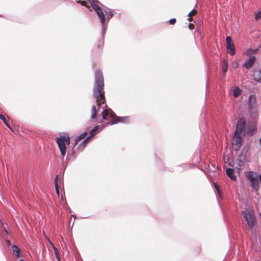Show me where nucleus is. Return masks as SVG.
Listing matches in <instances>:
<instances>
[{"label":"nucleus","instance_id":"obj_18","mask_svg":"<svg viewBox=\"0 0 261 261\" xmlns=\"http://www.w3.org/2000/svg\"><path fill=\"white\" fill-rule=\"evenodd\" d=\"M0 119L2 120L4 123L9 128L10 130H13V129L11 127L10 123L8 122L6 118L3 115L0 114Z\"/></svg>","mask_w":261,"mask_h":261},{"label":"nucleus","instance_id":"obj_22","mask_svg":"<svg viewBox=\"0 0 261 261\" xmlns=\"http://www.w3.org/2000/svg\"><path fill=\"white\" fill-rule=\"evenodd\" d=\"M241 91L239 87H236L233 92V95L234 97H238L240 95H241Z\"/></svg>","mask_w":261,"mask_h":261},{"label":"nucleus","instance_id":"obj_3","mask_svg":"<svg viewBox=\"0 0 261 261\" xmlns=\"http://www.w3.org/2000/svg\"><path fill=\"white\" fill-rule=\"evenodd\" d=\"M56 142L58 144L62 156L65 155L66 153V145L70 144V138L68 136L64 135L56 138Z\"/></svg>","mask_w":261,"mask_h":261},{"label":"nucleus","instance_id":"obj_37","mask_svg":"<svg viewBox=\"0 0 261 261\" xmlns=\"http://www.w3.org/2000/svg\"><path fill=\"white\" fill-rule=\"evenodd\" d=\"M6 242H7V244L9 245H10L11 244V242L9 240H7Z\"/></svg>","mask_w":261,"mask_h":261},{"label":"nucleus","instance_id":"obj_2","mask_svg":"<svg viewBox=\"0 0 261 261\" xmlns=\"http://www.w3.org/2000/svg\"><path fill=\"white\" fill-rule=\"evenodd\" d=\"M246 119L243 117H239L237 121L235 132L233 137V144L236 146V150L240 149L243 144V139L241 136L246 135Z\"/></svg>","mask_w":261,"mask_h":261},{"label":"nucleus","instance_id":"obj_13","mask_svg":"<svg viewBox=\"0 0 261 261\" xmlns=\"http://www.w3.org/2000/svg\"><path fill=\"white\" fill-rule=\"evenodd\" d=\"M226 174L233 180L237 179V177L234 174V170L233 169L228 168L226 170Z\"/></svg>","mask_w":261,"mask_h":261},{"label":"nucleus","instance_id":"obj_1","mask_svg":"<svg viewBox=\"0 0 261 261\" xmlns=\"http://www.w3.org/2000/svg\"><path fill=\"white\" fill-rule=\"evenodd\" d=\"M93 97L96 99L97 107L93 106L91 109V118L95 119L97 117V110L101 104L106 102L104 91V79L102 73L100 70L95 72V81L92 89Z\"/></svg>","mask_w":261,"mask_h":261},{"label":"nucleus","instance_id":"obj_16","mask_svg":"<svg viewBox=\"0 0 261 261\" xmlns=\"http://www.w3.org/2000/svg\"><path fill=\"white\" fill-rule=\"evenodd\" d=\"M87 1L90 4L92 8L95 11L96 13L102 10L101 8L99 6H98L96 4H94V0H87Z\"/></svg>","mask_w":261,"mask_h":261},{"label":"nucleus","instance_id":"obj_9","mask_svg":"<svg viewBox=\"0 0 261 261\" xmlns=\"http://www.w3.org/2000/svg\"><path fill=\"white\" fill-rule=\"evenodd\" d=\"M256 58L255 56H251L243 64V67L246 69H250L255 63Z\"/></svg>","mask_w":261,"mask_h":261},{"label":"nucleus","instance_id":"obj_17","mask_svg":"<svg viewBox=\"0 0 261 261\" xmlns=\"http://www.w3.org/2000/svg\"><path fill=\"white\" fill-rule=\"evenodd\" d=\"M105 13L107 15V18L108 20L111 19V18L116 13V12L115 11H113L112 9H110L109 8H108L107 10H105Z\"/></svg>","mask_w":261,"mask_h":261},{"label":"nucleus","instance_id":"obj_14","mask_svg":"<svg viewBox=\"0 0 261 261\" xmlns=\"http://www.w3.org/2000/svg\"><path fill=\"white\" fill-rule=\"evenodd\" d=\"M236 161L237 163L245 166L246 161V155L243 154L242 153H240L238 155Z\"/></svg>","mask_w":261,"mask_h":261},{"label":"nucleus","instance_id":"obj_39","mask_svg":"<svg viewBox=\"0 0 261 261\" xmlns=\"http://www.w3.org/2000/svg\"><path fill=\"white\" fill-rule=\"evenodd\" d=\"M259 145L261 147V137L259 139Z\"/></svg>","mask_w":261,"mask_h":261},{"label":"nucleus","instance_id":"obj_41","mask_svg":"<svg viewBox=\"0 0 261 261\" xmlns=\"http://www.w3.org/2000/svg\"><path fill=\"white\" fill-rule=\"evenodd\" d=\"M71 216L73 217L74 218H75V216H74V215H71Z\"/></svg>","mask_w":261,"mask_h":261},{"label":"nucleus","instance_id":"obj_23","mask_svg":"<svg viewBox=\"0 0 261 261\" xmlns=\"http://www.w3.org/2000/svg\"><path fill=\"white\" fill-rule=\"evenodd\" d=\"M228 61L227 60H223V72L226 73L227 71L228 68Z\"/></svg>","mask_w":261,"mask_h":261},{"label":"nucleus","instance_id":"obj_25","mask_svg":"<svg viewBox=\"0 0 261 261\" xmlns=\"http://www.w3.org/2000/svg\"><path fill=\"white\" fill-rule=\"evenodd\" d=\"M99 128V126L98 125H96L92 129H91L90 132V136L91 137L94 136L95 135V134H94V132H96Z\"/></svg>","mask_w":261,"mask_h":261},{"label":"nucleus","instance_id":"obj_27","mask_svg":"<svg viewBox=\"0 0 261 261\" xmlns=\"http://www.w3.org/2000/svg\"><path fill=\"white\" fill-rule=\"evenodd\" d=\"M176 22V19L175 18H171L169 20V22L171 24H174Z\"/></svg>","mask_w":261,"mask_h":261},{"label":"nucleus","instance_id":"obj_15","mask_svg":"<svg viewBox=\"0 0 261 261\" xmlns=\"http://www.w3.org/2000/svg\"><path fill=\"white\" fill-rule=\"evenodd\" d=\"M87 1L90 4L92 8L95 11L96 13L102 10L101 8L99 6H98L96 4H94V0H87Z\"/></svg>","mask_w":261,"mask_h":261},{"label":"nucleus","instance_id":"obj_10","mask_svg":"<svg viewBox=\"0 0 261 261\" xmlns=\"http://www.w3.org/2000/svg\"><path fill=\"white\" fill-rule=\"evenodd\" d=\"M129 116L124 117H116V119L113 120L109 122L111 125H114L118 122L121 123H128L129 120Z\"/></svg>","mask_w":261,"mask_h":261},{"label":"nucleus","instance_id":"obj_12","mask_svg":"<svg viewBox=\"0 0 261 261\" xmlns=\"http://www.w3.org/2000/svg\"><path fill=\"white\" fill-rule=\"evenodd\" d=\"M253 79L255 82L257 83H261V69H255L253 70Z\"/></svg>","mask_w":261,"mask_h":261},{"label":"nucleus","instance_id":"obj_6","mask_svg":"<svg viewBox=\"0 0 261 261\" xmlns=\"http://www.w3.org/2000/svg\"><path fill=\"white\" fill-rule=\"evenodd\" d=\"M248 112L251 116L256 114V102L255 96L251 95L248 97Z\"/></svg>","mask_w":261,"mask_h":261},{"label":"nucleus","instance_id":"obj_34","mask_svg":"<svg viewBox=\"0 0 261 261\" xmlns=\"http://www.w3.org/2000/svg\"><path fill=\"white\" fill-rule=\"evenodd\" d=\"M193 13H196V11H195L194 9H193L189 14H188V16H190L191 15H192V14Z\"/></svg>","mask_w":261,"mask_h":261},{"label":"nucleus","instance_id":"obj_29","mask_svg":"<svg viewBox=\"0 0 261 261\" xmlns=\"http://www.w3.org/2000/svg\"><path fill=\"white\" fill-rule=\"evenodd\" d=\"M214 185H215V188L216 189V190L217 191L218 193L220 194V190L218 185L217 184H216V183L214 184Z\"/></svg>","mask_w":261,"mask_h":261},{"label":"nucleus","instance_id":"obj_11","mask_svg":"<svg viewBox=\"0 0 261 261\" xmlns=\"http://www.w3.org/2000/svg\"><path fill=\"white\" fill-rule=\"evenodd\" d=\"M257 127L254 123L249 125L246 130V135L252 136L257 132Z\"/></svg>","mask_w":261,"mask_h":261},{"label":"nucleus","instance_id":"obj_4","mask_svg":"<svg viewBox=\"0 0 261 261\" xmlns=\"http://www.w3.org/2000/svg\"><path fill=\"white\" fill-rule=\"evenodd\" d=\"M259 175L254 171H249L247 175V178L249 180L251 187L255 191H257L260 188L259 180Z\"/></svg>","mask_w":261,"mask_h":261},{"label":"nucleus","instance_id":"obj_35","mask_svg":"<svg viewBox=\"0 0 261 261\" xmlns=\"http://www.w3.org/2000/svg\"><path fill=\"white\" fill-rule=\"evenodd\" d=\"M3 226V228H4V231H5V232L7 234H9V232H8V231H7V229H6V227H5L4 225V226Z\"/></svg>","mask_w":261,"mask_h":261},{"label":"nucleus","instance_id":"obj_21","mask_svg":"<svg viewBox=\"0 0 261 261\" xmlns=\"http://www.w3.org/2000/svg\"><path fill=\"white\" fill-rule=\"evenodd\" d=\"M12 250L14 252L16 253V256H17V257H19L20 256V250L17 246H16V245H13Z\"/></svg>","mask_w":261,"mask_h":261},{"label":"nucleus","instance_id":"obj_43","mask_svg":"<svg viewBox=\"0 0 261 261\" xmlns=\"http://www.w3.org/2000/svg\"><path fill=\"white\" fill-rule=\"evenodd\" d=\"M255 261H259V260H255ZM260 261H261V260H260Z\"/></svg>","mask_w":261,"mask_h":261},{"label":"nucleus","instance_id":"obj_24","mask_svg":"<svg viewBox=\"0 0 261 261\" xmlns=\"http://www.w3.org/2000/svg\"><path fill=\"white\" fill-rule=\"evenodd\" d=\"M109 115V110L107 109H104L102 113V119L105 120H107V117Z\"/></svg>","mask_w":261,"mask_h":261},{"label":"nucleus","instance_id":"obj_26","mask_svg":"<svg viewBox=\"0 0 261 261\" xmlns=\"http://www.w3.org/2000/svg\"><path fill=\"white\" fill-rule=\"evenodd\" d=\"M244 165L237 163L236 169L238 172L243 169Z\"/></svg>","mask_w":261,"mask_h":261},{"label":"nucleus","instance_id":"obj_20","mask_svg":"<svg viewBox=\"0 0 261 261\" xmlns=\"http://www.w3.org/2000/svg\"><path fill=\"white\" fill-rule=\"evenodd\" d=\"M58 175H57L55 178L54 180V184L55 186V190L56 193L58 194V196H59V186H58Z\"/></svg>","mask_w":261,"mask_h":261},{"label":"nucleus","instance_id":"obj_33","mask_svg":"<svg viewBox=\"0 0 261 261\" xmlns=\"http://www.w3.org/2000/svg\"><path fill=\"white\" fill-rule=\"evenodd\" d=\"M91 138V136H89L87 138H86L83 142H82V144H85V143H86V142L90 139V138Z\"/></svg>","mask_w":261,"mask_h":261},{"label":"nucleus","instance_id":"obj_30","mask_svg":"<svg viewBox=\"0 0 261 261\" xmlns=\"http://www.w3.org/2000/svg\"><path fill=\"white\" fill-rule=\"evenodd\" d=\"M214 185H215V188L216 189V190L217 191L218 193L220 194V190L218 185L217 184H216V183L214 184Z\"/></svg>","mask_w":261,"mask_h":261},{"label":"nucleus","instance_id":"obj_40","mask_svg":"<svg viewBox=\"0 0 261 261\" xmlns=\"http://www.w3.org/2000/svg\"><path fill=\"white\" fill-rule=\"evenodd\" d=\"M0 223H1L2 226H4V223H3V222L2 221V220L1 219H0Z\"/></svg>","mask_w":261,"mask_h":261},{"label":"nucleus","instance_id":"obj_31","mask_svg":"<svg viewBox=\"0 0 261 261\" xmlns=\"http://www.w3.org/2000/svg\"><path fill=\"white\" fill-rule=\"evenodd\" d=\"M54 250L55 251V254H56V257L58 258V261H60V257H59V254L57 253V249L54 248Z\"/></svg>","mask_w":261,"mask_h":261},{"label":"nucleus","instance_id":"obj_44","mask_svg":"<svg viewBox=\"0 0 261 261\" xmlns=\"http://www.w3.org/2000/svg\"><path fill=\"white\" fill-rule=\"evenodd\" d=\"M0 16L1 17L2 16L0 15Z\"/></svg>","mask_w":261,"mask_h":261},{"label":"nucleus","instance_id":"obj_38","mask_svg":"<svg viewBox=\"0 0 261 261\" xmlns=\"http://www.w3.org/2000/svg\"><path fill=\"white\" fill-rule=\"evenodd\" d=\"M260 17V15L259 14H256V16H255V19H257L258 17Z\"/></svg>","mask_w":261,"mask_h":261},{"label":"nucleus","instance_id":"obj_42","mask_svg":"<svg viewBox=\"0 0 261 261\" xmlns=\"http://www.w3.org/2000/svg\"><path fill=\"white\" fill-rule=\"evenodd\" d=\"M19 261H24L23 259H21L19 260Z\"/></svg>","mask_w":261,"mask_h":261},{"label":"nucleus","instance_id":"obj_36","mask_svg":"<svg viewBox=\"0 0 261 261\" xmlns=\"http://www.w3.org/2000/svg\"><path fill=\"white\" fill-rule=\"evenodd\" d=\"M99 3L101 5V3L98 0H94V4Z\"/></svg>","mask_w":261,"mask_h":261},{"label":"nucleus","instance_id":"obj_32","mask_svg":"<svg viewBox=\"0 0 261 261\" xmlns=\"http://www.w3.org/2000/svg\"><path fill=\"white\" fill-rule=\"evenodd\" d=\"M188 27L189 29L191 30H192L194 29V25L192 23H189Z\"/></svg>","mask_w":261,"mask_h":261},{"label":"nucleus","instance_id":"obj_8","mask_svg":"<svg viewBox=\"0 0 261 261\" xmlns=\"http://www.w3.org/2000/svg\"><path fill=\"white\" fill-rule=\"evenodd\" d=\"M226 48L228 53L230 55H234L236 54L235 47L232 39L230 36H227L226 38Z\"/></svg>","mask_w":261,"mask_h":261},{"label":"nucleus","instance_id":"obj_7","mask_svg":"<svg viewBox=\"0 0 261 261\" xmlns=\"http://www.w3.org/2000/svg\"><path fill=\"white\" fill-rule=\"evenodd\" d=\"M97 15L100 19V22L101 23L102 33L101 36L102 38V43H103L104 38L105 34L107 32V25L105 24L106 22V16L105 15L102 10L98 11L96 13Z\"/></svg>","mask_w":261,"mask_h":261},{"label":"nucleus","instance_id":"obj_28","mask_svg":"<svg viewBox=\"0 0 261 261\" xmlns=\"http://www.w3.org/2000/svg\"><path fill=\"white\" fill-rule=\"evenodd\" d=\"M110 117L112 118H114L115 117H116L115 113L112 110L110 114Z\"/></svg>","mask_w":261,"mask_h":261},{"label":"nucleus","instance_id":"obj_5","mask_svg":"<svg viewBox=\"0 0 261 261\" xmlns=\"http://www.w3.org/2000/svg\"><path fill=\"white\" fill-rule=\"evenodd\" d=\"M242 214L244 215L245 221L247 222L249 229L253 231V227L256 222L254 214L249 211H243Z\"/></svg>","mask_w":261,"mask_h":261},{"label":"nucleus","instance_id":"obj_19","mask_svg":"<svg viewBox=\"0 0 261 261\" xmlns=\"http://www.w3.org/2000/svg\"><path fill=\"white\" fill-rule=\"evenodd\" d=\"M87 135V132H84L81 134H80L79 136L76 137L75 139V145L76 144V143L80 141L81 140L84 139L86 136Z\"/></svg>","mask_w":261,"mask_h":261}]
</instances>
